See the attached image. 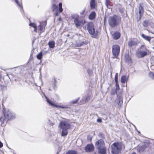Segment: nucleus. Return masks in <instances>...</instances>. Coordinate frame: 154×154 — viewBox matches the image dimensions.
Segmentation results:
<instances>
[{
	"mask_svg": "<svg viewBox=\"0 0 154 154\" xmlns=\"http://www.w3.org/2000/svg\"><path fill=\"white\" fill-rule=\"evenodd\" d=\"M48 45L50 48H53L55 46V42L54 41H50L48 43Z\"/></svg>",
	"mask_w": 154,
	"mask_h": 154,
	"instance_id": "nucleus-25",
	"label": "nucleus"
},
{
	"mask_svg": "<svg viewBox=\"0 0 154 154\" xmlns=\"http://www.w3.org/2000/svg\"><path fill=\"white\" fill-rule=\"evenodd\" d=\"M119 12L122 14V16L124 17H126L127 14L125 10L122 8H119Z\"/></svg>",
	"mask_w": 154,
	"mask_h": 154,
	"instance_id": "nucleus-14",
	"label": "nucleus"
},
{
	"mask_svg": "<svg viewBox=\"0 0 154 154\" xmlns=\"http://www.w3.org/2000/svg\"><path fill=\"white\" fill-rule=\"evenodd\" d=\"M118 73H116L114 78L115 82H118Z\"/></svg>",
	"mask_w": 154,
	"mask_h": 154,
	"instance_id": "nucleus-41",
	"label": "nucleus"
},
{
	"mask_svg": "<svg viewBox=\"0 0 154 154\" xmlns=\"http://www.w3.org/2000/svg\"><path fill=\"white\" fill-rule=\"evenodd\" d=\"M147 54V50L144 45L142 46L140 50H138L136 53V56L138 58L143 57Z\"/></svg>",
	"mask_w": 154,
	"mask_h": 154,
	"instance_id": "nucleus-6",
	"label": "nucleus"
},
{
	"mask_svg": "<svg viewBox=\"0 0 154 154\" xmlns=\"http://www.w3.org/2000/svg\"><path fill=\"white\" fill-rule=\"evenodd\" d=\"M51 1L52 2L53 4L54 3H56L57 2L56 0H51Z\"/></svg>",
	"mask_w": 154,
	"mask_h": 154,
	"instance_id": "nucleus-49",
	"label": "nucleus"
},
{
	"mask_svg": "<svg viewBox=\"0 0 154 154\" xmlns=\"http://www.w3.org/2000/svg\"><path fill=\"white\" fill-rule=\"evenodd\" d=\"M87 29L90 34L93 35L95 33V30L93 22H90L88 23L87 25Z\"/></svg>",
	"mask_w": 154,
	"mask_h": 154,
	"instance_id": "nucleus-7",
	"label": "nucleus"
},
{
	"mask_svg": "<svg viewBox=\"0 0 154 154\" xmlns=\"http://www.w3.org/2000/svg\"><path fill=\"white\" fill-rule=\"evenodd\" d=\"M128 76L126 75L122 76L121 78V82L122 83L124 84L128 80Z\"/></svg>",
	"mask_w": 154,
	"mask_h": 154,
	"instance_id": "nucleus-15",
	"label": "nucleus"
},
{
	"mask_svg": "<svg viewBox=\"0 0 154 154\" xmlns=\"http://www.w3.org/2000/svg\"><path fill=\"white\" fill-rule=\"evenodd\" d=\"M149 75L150 77L152 79H154V73L152 72H150L149 74Z\"/></svg>",
	"mask_w": 154,
	"mask_h": 154,
	"instance_id": "nucleus-35",
	"label": "nucleus"
},
{
	"mask_svg": "<svg viewBox=\"0 0 154 154\" xmlns=\"http://www.w3.org/2000/svg\"><path fill=\"white\" fill-rule=\"evenodd\" d=\"M122 144L121 142H115L111 146L112 154H119L121 152Z\"/></svg>",
	"mask_w": 154,
	"mask_h": 154,
	"instance_id": "nucleus-4",
	"label": "nucleus"
},
{
	"mask_svg": "<svg viewBox=\"0 0 154 154\" xmlns=\"http://www.w3.org/2000/svg\"><path fill=\"white\" fill-rule=\"evenodd\" d=\"M29 26H31L33 28L37 27V25L36 24L33 23H30L29 24Z\"/></svg>",
	"mask_w": 154,
	"mask_h": 154,
	"instance_id": "nucleus-40",
	"label": "nucleus"
},
{
	"mask_svg": "<svg viewBox=\"0 0 154 154\" xmlns=\"http://www.w3.org/2000/svg\"><path fill=\"white\" fill-rule=\"evenodd\" d=\"M141 35L142 38L144 39L149 42L151 40V38L150 37L147 35H146L143 34H142Z\"/></svg>",
	"mask_w": 154,
	"mask_h": 154,
	"instance_id": "nucleus-24",
	"label": "nucleus"
},
{
	"mask_svg": "<svg viewBox=\"0 0 154 154\" xmlns=\"http://www.w3.org/2000/svg\"><path fill=\"white\" fill-rule=\"evenodd\" d=\"M0 120L1 122H3L4 121H6L5 120V118L4 117H1L0 118Z\"/></svg>",
	"mask_w": 154,
	"mask_h": 154,
	"instance_id": "nucleus-44",
	"label": "nucleus"
},
{
	"mask_svg": "<svg viewBox=\"0 0 154 154\" xmlns=\"http://www.w3.org/2000/svg\"><path fill=\"white\" fill-rule=\"evenodd\" d=\"M40 25L42 26H43L45 28L47 24V22L46 21H45L42 22V23L40 22Z\"/></svg>",
	"mask_w": 154,
	"mask_h": 154,
	"instance_id": "nucleus-36",
	"label": "nucleus"
},
{
	"mask_svg": "<svg viewBox=\"0 0 154 154\" xmlns=\"http://www.w3.org/2000/svg\"><path fill=\"white\" fill-rule=\"evenodd\" d=\"M15 2L20 8L23 9V6L21 3H19L18 0H15Z\"/></svg>",
	"mask_w": 154,
	"mask_h": 154,
	"instance_id": "nucleus-32",
	"label": "nucleus"
},
{
	"mask_svg": "<svg viewBox=\"0 0 154 154\" xmlns=\"http://www.w3.org/2000/svg\"><path fill=\"white\" fill-rule=\"evenodd\" d=\"M116 83V88L117 90H119L120 89L119 85L118 84V82H115Z\"/></svg>",
	"mask_w": 154,
	"mask_h": 154,
	"instance_id": "nucleus-39",
	"label": "nucleus"
},
{
	"mask_svg": "<svg viewBox=\"0 0 154 154\" xmlns=\"http://www.w3.org/2000/svg\"><path fill=\"white\" fill-rule=\"evenodd\" d=\"M61 20L60 19H59V20Z\"/></svg>",
	"mask_w": 154,
	"mask_h": 154,
	"instance_id": "nucleus-56",
	"label": "nucleus"
},
{
	"mask_svg": "<svg viewBox=\"0 0 154 154\" xmlns=\"http://www.w3.org/2000/svg\"><path fill=\"white\" fill-rule=\"evenodd\" d=\"M49 90H50V89H49Z\"/></svg>",
	"mask_w": 154,
	"mask_h": 154,
	"instance_id": "nucleus-57",
	"label": "nucleus"
},
{
	"mask_svg": "<svg viewBox=\"0 0 154 154\" xmlns=\"http://www.w3.org/2000/svg\"><path fill=\"white\" fill-rule=\"evenodd\" d=\"M38 27L39 28V30L41 32H42V31L43 30V29H45L44 27L42 26L40 24L38 26Z\"/></svg>",
	"mask_w": 154,
	"mask_h": 154,
	"instance_id": "nucleus-37",
	"label": "nucleus"
},
{
	"mask_svg": "<svg viewBox=\"0 0 154 154\" xmlns=\"http://www.w3.org/2000/svg\"><path fill=\"white\" fill-rule=\"evenodd\" d=\"M121 21V17L119 16L116 15L110 17L108 20L109 26L112 27H115L119 25Z\"/></svg>",
	"mask_w": 154,
	"mask_h": 154,
	"instance_id": "nucleus-3",
	"label": "nucleus"
},
{
	"mask_svg": "<svg viewBox=\"0 0 154 154\" xmlns=\"http://www.w3.org/2000/svg\"><path fill=\"white\" fill-rule=\"evenodd\" d=\"M120 33L118 31L115 32L112 34V37L114 39L116 40L119 39L120 36Z\"/></svg>",
	"mask_w": 154,
	"mask_h": 154,
	"instance_id": "nucleus-13",
	"label": "nucleus"
},
{
	"mask_svg": "<svg viewBox=\"0 0 154 154\" xmlns=\"http://www.w3.org/2000/svg\"><path fill=\"white\" fill-rule=\"evenodd\" d=\"M34 28V31L35 32H36L37 31V27Z\"/></svg>",
	"mask_w": 154,
	"mask_h": 154,
	"instance_id": "nucleus-50",
	"label": "nucleus"
},
{
	"mask_svg": "<svg viewBox=\"0 0 154 154\" xmlns=\"http://www.w3.org/2000/svg\"><path fill=\"white\" fill-rule=\"evenodd\" d=\"M54 82L53 83V88L54 90H55L56 88V85L57 83V78H54Z\"/></svg>",
	"mask_w": 154,
	"mask_h": 154,
	"instance_id": "nucleus-29",
	"label": "nucleus"
},
{
	"mask_svg": "<svg viewBox=\"0 0 154 154\" xmlns=\"http://www.w3.org/2000/svg\"><path fill=\"white\" fill-rule=\"evenodd\" d=\"M96 16V13L94 11H93L91 12L88 16V18L90 20H92L95 18Z\"/></svg>",
	"mask_w": 154,
	"mask_h": 154,
	"instance_id": "nucleus-18",
	"label": "nucleus"
},
{
	"mask_svg": "<svg viewBox=\"0 0 154 154\" xmlns=\"http://www.w3.org/2000/svg\"><path fill=\"white\" fill-rule=\"evenodd\" d=\"M88 43V42L85 39L82 38H79L75 41V44L77 47H80L82 45H85Z\"/></svg>",
	"mask_w": 154,
	"mask_h": 154,
	"instance_id": "nucleus-10",
	"label": "nucleus"
},
{
	"mask_svg": "<svg viewBox=\"0 0 154 154\" xmlns=\"http://www.w3.org/2000/svg\"><path fill=\"white\" fill-rule=\"evenodd\" d=\"M96 2L95 0H91L90 2V6L92 9L95 8L96 6Z\"/></svg>",
	"mask_w": 154,
	"mask_h": 154,
	"instance_id": "nucleus-17",
	"label": "nucleus"
},
{
	"mask_svg": "<svg viewBox=\"0 0 154 154\" xmlns=\"http://www.w3.org/2000/svg\"><path fill=\"white\" fill-rule=\"evenodd\" d=\"M153 48L154 49V47H153Z\"/></svg>",
	"mask_w": 154,
	"mask_h": 154,
	"instance_id": "nucleus-55",
	"label": "nucleus"
},
{
	"mask_svg": "<svg viewBox=\"0 0 154 154\" xmlns=\"http://www.w3.org/2000/svg\"><path fill=\"white\" fill-rule=\"evenodd\" d=\"M44 96L46 99L47 102L50 106L53 107H56L57 108H61L62 109H66L67 108V107L66 106L57 105L56 104L53 103L51 100L48 99L47 97L45 95H44Z\"/></svg>",
	"mask_w": 154,
	"mask_h": 154,
	"instance_id": "nucleus-9",
	"label": "nucleus"
},
{
	"mask_svg": "<svg viewBox=\"0 0 154 154\" xmlns=\"http://www.w3.org/2000/svg\"><path fill=\"white\" fill-rule=\"evenodd\" d=\"M96 148L98 150V152L100 154H106V149L105 143L102 139H100L95 142Z\"/></svg>",
	"mask_w": 154,
	"mask_h": 154,
	"instance_id": "nucleus-2",
	"label": "nucleus"
},
{
	"mask_svg": "<svg viewBox=\"0 0 154 154\" xmlns=\"http://www.w3.org/2000/svg\"><path fill=\"white\" fill-rule=\"evenodd\" d=\"M87 72L90 75H91L92 73V71L90 69H88L87 70Z\"/></svg>",
	"mask_w": 154,
	"mask_h": 154,
	"instance_id": "nucleus-43",
	"label": "nucleus"
},
{
	"mask_svg": "<svg viewBox=\"0 0 154 154\" xmlns=\"http://www.w3.org/2000/svg\"><path fill=\"white\" fill-rule=\"evenodd\" d=\"M48 123L51 126H53L54 125V123L51 122L50 120L49 119L48 120Z\"/></svg>",
	"mask_w": 154,
	"mask_h": 154,
	"instance_id": "nucleus-45",
	"label": "nucleus"
},
{
	"mask_svg": "<svg viewBox=\"0 0 154 154\" xmlns=\"http://www.w3.org/2000/svg\"><path fill=\"white\" fill-rule=\"evenodd\" d=\"M98 136L100 138L102 139H105L104 135L102 132H100L98 134Z\"/></svg>",
	"mask_w": 154,
	"mask_h": 154,
	"instance_id": "nucleus-31",
	"label": "nucleus"
},
{
	"mask_svg": "<svg viewBox=\"0 0 154 154\" xmlns=\"http://www.w3.org/2000/svg\"><path fill=\"white\" fill-rule=\"evenodd\" d=\"M69 34H68L67 35V36H69Z\"/></svg>",
	"mask_w": 154,
	"mask_h": 154,
	"instance_id": "nucleus-54",
	"label": "nucleus"
},
{
	"mask_svg": "<svg viewBox=\"0 0 154 154\" xmlns=\"http://www.w3.org/2000/svg\"><path fill=\"white\" fill-rule=\"evenodd\" d=\"M112 51L113 55L116 58L119 55L120 48L118 45H114L112 46Z\"/></svg>",
	"mask_w": 154,
	"mask_h": 154,
	"instance_id": "nucleus-8",
	"label": "nucleus"
},
{
	"mask_svg": "<svg viewBox=\"0 0 154 154\" xmlns=\"http://www.w3.org/2000/svg\"><path fill=\"white\" fill-rule=\"evenodd\" d=\"M139 148L140 151H143L144 149V147L143 146H139Z\"/></svg>",
	"mask_w": 154,
	"mask_h": 154,
	"instance_id": "nucleus-46",
	"label": "nucleus"
},
{
	"mask_svg": "<svg viewBox=\"0 0 154 154\" xmlns=\"http://www.w3.org/2000/svg\"><path fill=\"white\" fill-rule=\"evenodd\" d=\"M85 149L86 152H91L94 150V146L92 144H88L85 146Z\"/></svg>",
	"mask_w": 154,
	"mask_h": 154,
	"instance_id": "nucleus-11",
	"label": "nucleus"
},
{
	"mask_svg": "<svg viewBox=\"0 0 154 154\" xmlns=\"http://www.w3.org/2000/svg\"><path fill=\"white\" fill-rule=\"evenodd\" d=\"M117 98L116 99L118 104L119 106L123 103V97L121 94L117 95Z\"/></svg>",
	"mask_w": 154,
	"mask_h": 154,
	"instance_id": "nucleus-12",
	"label": "nucleus"
},
{
	"mask_svg": "<svg viewBox=\"0 0 154 154\" xmlns=\"http://www.w3.org/2000/svg\"><path fill=\"white\" fill-rule=\"evenodd\" d=\"M52 9L53 11H57L58 10V7L56 5V3H54L52 5Z\"/></svg>",
	"mask_w": 154,
	"mask_h": 154,
	"instance_id": "nucleus-26",
	"label": "nucleus"
},
{
	"mask_svg": "<svg viewBox=\"0 0 154 154\" xmlns=\"http://www.w3.org/2000/svg\"><path fill=\"white\" fill-rule=\"evenodd\" d=\"M59 10L60 12H61L63 11V8H62V3L61 2L59 4Z\"/></svg>",
	"mask_w": 154,
	"mask_h": 154,
	"instance_id": "nucleus-34",
	"label": "nucleus"
},
{
	"mask_svg": "<svg viewBox=\"0 0 154 154\" xmlns=\"http://www.w3.org/2000/svg\"><path fill=\"white\" fill-rule=\"evenodd\" d=\"M125 60L127 62L131 63L132 62L131 58L128 54L125 55Z\"/></svg>",
	"mask_w": 154,
	"mask_h": 154,
	"instance_id": "nucleus-23",
	"label": "nucleus"
},
{
	"mask_svg": "<svg viewBox=\"0 0 154 154\" xmlns=\"http://www.w3.org/2000/svg\"><path fill=\"white\" fill-rule=\"evenodd\" d=\"M137 44V42L132 40L129 41L128 43V46L130 47L136 45Z\"/></svg>",
	"mask_w": 154,
	"mask_h": 154,
	"instance_id": "nucleus-21",
	"label": "nucleus"
},
{
	"mask_svg": "<svg viewBox=\"0 0 154 154\" xmlns=\"http://www.w3.org/2000/svg\"><path fill=\"white\" fill-rule=\"evenodd\" d=\"M59 127L62 129L61 136H66L68 133L67 130L69 129L71 127L69 123L66 121H62L60 123Z\"/></svg>",
	"mask_w": 154,
	"mask_h": 154,
	"instance_id": "nucleus-1",
	"label": "nucleus"
},
{
	"mask_svg": "<svg viewBox=\"0 0 154 154\" xmlns=\"http://www.w3.org/2000/svg\"><path fill=\"white\" fill-rule=\"evenodd\" d=\"M97 122H98L101 123L102 122V120L100 118L98 119L97 120Z\"/></svg>",
	"mask_w": 154,
	"mask_h": 154,
	"instance_id": "nucleus-48",
	"label": "nucleus"
},
{
	"mask_svg": "<svg viewBox=\"0 0 154 154\" xmlns=\"http://www.w3.org/2000/svg\"><path fill=\"white\" fill-rule=\"evenodd\" d=\"M131 154H136V153L135 152H133L131 153Z\"/></svg>",
	"mask_w": 154,
	"mask_h": 154,
	"instance_id": "nucleus-52",
	"label": "nucleus"
},
{
	"mask_svg": "<svg viewBox=\"0 0 154 154\" xmlns=\"http://www.w3.org/2000/svg\"><path fill=\"white\" fill-rule=\"evenodd\" d=\"M71 17L72 18L74 19V20L78 19L79 17V16L77 14H72Z\"/></svg>",
	"mask_w": 154,
	"mask_h": 154,
	"instance_id": "nucleus-30",
	"label": "nucleus"
},
{
	"mask_svg": "<svg viewBox=\"0 0 154 154\" xmlns=\"http://www.w3.org/2000/svg\"><path fill=\"white\" fill-rule=\"evenodd\" d=\"M151 23V22L149 20H146L143 21V25L144 27L146 28L149 26Z\"/></svg>",
	"mask_w": 154,
	"mask_h": 154,
	"instance_id": "nucleus-20",
	"label": "nucleus"
},
{
	"mask_svg": "<svg viewBox=\"0 0 154 154\" xmlns=\"http://www.w3.org/2000/svg\"><path fill=\"white\" fill-rule=\"evenodd\" d=\"M42 52H40L37 55V57L38 59L40 60L42 59Z\"/></svg>",
	"mask_w": 154,
	"mask_h": 154,
	"instance_id": "nucleus-33",
	"label": "nucleus"
},
{
	"mask_svg": "<svg viewBox=\"0 0 154 154\" xmlns=\"http://www.w3.org/2000/svg\"><path fill=\"white\" fill-rule=\"evenodd\" d=\"M56 15L57 16L58 15V14L57 13H56Z\"/></svg>",
	"mask_w": 154,
	"mask_h": 154,
	"instance_id": "nucleus-53",
	"label": "nucleus"
},
{
	"mask_svg": "<svg viewBox=\"0 0 154 154\" xmlns=\"http://www.w3.org/2000/svg\"><path fill=\"white\" fill-rule=\"evenodd\" d=\"M79 99V97L78 98L75 100H72L70 102V103L75 104L76 103Z\"/></svg>",
	"mask_w": 154,
	"mask_h": 154,
	"instance_id": "nucleus-38",
	"label": "nucleus"
},
{
	"mask_svg": "<svg viewBox=\"0 0 154 154\" xmlns=\"http://www.w3.org/2000/svg\"><path fill=\"white\" fill-rule=\"evenodd\" d=\"M3 112L6 122L9 120L14 119L15 118V114L8 109H4Z\"/></svg>",
	"mask_w": 154,
	"mask_h": 154,
	"instance_id": "nucleus-5",
	"label": "nucleus"
},
{
	"mask_svg": "<svg viewBox=\"0 0 154 154\" xmlns=\"http://www.w3.org/2000/svg\"><path fill=\"white\" fill-rule=\"evenodd\" d=\"M74 23L76 27L77 28H79L82 24L81 21L79 20L78 19L74 20Z\"/></svg>",
	"mask_w": 154,
	"mask_h": 154,
	"instance_id": "nucleus-19",
	"label": "nucleus"
},
{
	"mask_svg": "<svg viewBox=\"0 0 154 154\" xmlns=\"http://www.w3.org/2000/svg\"><path fill=\"white\" fill-rule=\"evenodd\" d=\"M110 3V0H105V4L107 8H109V6H111Z\"/></svg>",
	"mask_w": 154,
	"mask_h": 154,
	"instance_id": "nucleus-28",
	"label": "nucleus"
},
{
	"mask_svg": "<svg viewBox=\"0 0 154 154\" xmlns=\"http://www.w3.org/2000/svg\"><path fill=\"white\" fill-rule=\"evenodd\" d=\"M142 16H140V15H139V17L138 18H137V22H138L139 21H140L141 19V17Z\"/></svg>",
	"mask_w": 154,
	"mask_h": 154,
	"instance_id": "nucleus-47",
	"label": "nucleus"
},
{
	"mask_svg": "<svg viewBox=\"0 0 154 154\" xmlns=\"http://www.w3.org/2000/svg\"><path fill=\"white\" fill-rule=\"evenodd\" d=\"M85 10H86V8H84L83 10L80 12V14L82 15H83L84 14V13H85Z\"/></svg>",
	"mask_w": 154,
	"mask_h": 154,
	"instance_id": "nucleus-42",
	"label": "nucleus"
},
{
	"mask_svg": "<svg viewBox=\"0 0 154 154\" xmlns=\"http://www.w3.org/2000/svg\"><path fill=\"white\" fill-rule=\"evenodd\" d=\"M3 143L1 142H0V148L2 147L3 146Z\"/></svg>",
	"mask_w": 154,
	"mask_h": 154,
	"instance_id": "nucleus-51",
	"label": "nucleus"
},
{
	"mask_svg": "<svg viewBox=\"0 0 154 154\" xmlns=\"http://www.w3.org/2000/svg\"><path fill=\"white\" fill-rule=\"evenodd\" d=\"M138 8L139 10V15L143 16L144 12V9L140 3L139 4Z\"/></svg>",
	"mask_w": 154,
	"mask_h": 154,
	"instance_id": "nucleus-16",
	"label": "nucleus"
},
{
	"mask_svg": "<svg viewBox=\"0 0 154 154\" xmlns=\"http://www.w3.org/2000/svg\"><path fill=\"white\" fill-rule=\"evenodd\" d=\"M91 96L90 95H88L86 97L85 99H82L81 100V102L82 104H84L88 102L90 99Z\"/></svg>",
	"mask_w": 154,
	"mask_h": 154,
	"instance_id": "nucleus-22",
	"label": "nucleus"
},
{
	"mask_svg": "<svg viewBox=\"0 0 154 154\" xmlns=\"http://www.w3.org/2000/svg\"><path fill=\"white\" fill-rule=\"evenodd\" d=\"M77 152L74 150H70L68 151L66 154H77Z\"/></svg>",
	"mask_w": 154,
	"mask_h": 154,
	"instance_id": "nucleus-27",
	"label": "nucleus"
}]
</instances>
